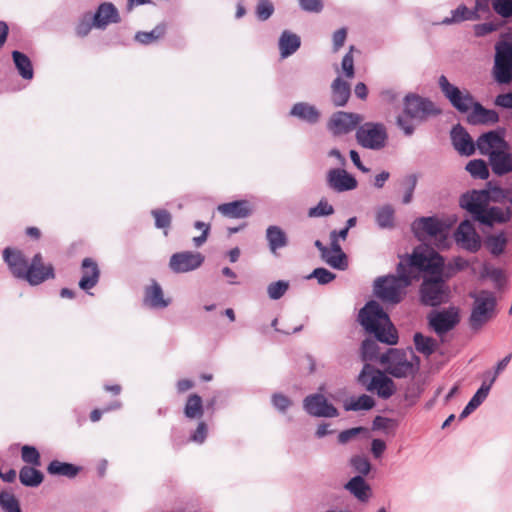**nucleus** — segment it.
<instances>
[{
    "mask_svg": "<svg viewBox=\"0 0 512 512\" xmlns=\"http://www.w3.org/2000/svg\"><path fill=\"white\" fill-rule=\"evenodd\" d=\"M358 322L369 334L381 343L395 345L398 342L397 330L389 315L376 300H370L359 310Z\"/></svg>",
    "mask_w": 512,
    "mask_h": 512,
    "instance_id": "nucleus-1",
    "label": "nucleus"
},
{
    "mask_svg": "<svg viewBox=\"0 0 512 512\" xmlns=\"http://www.w3.org/2000/svg\"><path fill=\"white\" fill-rule=\"evenodd\" d=\"M492 77L499 85L512 83V33H504L494 46Z\"/></svg>",
    "mask_w": 512,
    "mask_h": 512,
    "instance_id": "nucleus-2",
    "label": "nucleus"
},
{
    "mask_svg": "<svg viewBox=\"0 0 512 512\" xmlns=\"http://www.w3.org/2000/svg\"><path fill=\"white\" fill-rule=\"evenodd\" d=\"M409 265L426 278H445V259L434 249L415 248L409 255Z\"/></svg>",
    "mask_w": 512,
    "mask_h": 512,
    "instance_id": "nucleus-3",
    "label": "nucleus"
},
{
    "mask_svg": "<svg viewBox=\"0 0 512 512\" xmlns=\"http://www.w3.org/2000/svg\"><path fill=\"white\" fill-rule=\"evenodd\" d=\"M416 364L407 359L404 350L389 348L379 357V362L384 367L385 372L395 378H406L414 376L419 369V358L414 356Z\"/></svg>",
    "mask_w": 512,
    "mask_h": 512,
    "instance_id": "nucleus-4",
    "label": "nucleus"
},
{
    "mask_svg": "<svg viewBox=\"0 0 512 512\" xmlns=\"http://www.w3.org/2000/svg\"><path fill=\"white\" fill-rule=\"evenodd\" d=\"M469 297L474 300L469 325L473 330H478L493 316L497 304L496 297L488 290L470 292Z\"/></svg>",
    "mask_w": 512,
    "mask_h": 512,
    "instance_id": "nucleus-5",
    "label": "nucleus"
},
{
    "mask_svg": "<svg viewBox=\"0 0 512 512\" xmlns=\"http://www.w3.org/2000/svg\"><path fill=\"white\" fill-rule=\"evenodd\" d=\"M449 287L445 278L422 277L419 301L427 307H438L449 300Z\"/></svg>",
    "mask_w": 512,
    "mask_h": 512,
    "instance_id": "nucleus-6",
    "label": "nucleus"
},
{
    "mask_svg": "<svg viewBox=\"0 0 512 512\" xmlns=\"http://www.w3.org/2000/svg\"><path fill=\"white\" fill-rule=\"evenodd\" d=\"M373 294L384 304L397 305L404 299L406 288L393 274L377 277L373 284Z\"/></svg>",
    "mask_w": 512,
    "mask_h": 512,
    "instance_id": "nucleus-7",
    "label": "nucleus"
},
{
    "mask_svg": "<svg viewBox=\"0 0 512 512\" xmlns=\"http://www.w3.org/2000/svg\"><path fill=\"white\" fill-rule=\"evenodd\" d=\"M355 138L365 149L381 150L387 143L388 134L383 123L365 122L358 126Z\"/></svg>",
    "mask_w": 512,
    "mask_h": 512,
    "instance_id": "nucleus-8",
    "label": "nucleus"
},
{
    "mask_svg": "<svg viewBox=\"0 0 512 512\" xmlns=\"http://www.w3.org/2000/svg\"><path fill=\"white\" fill-rule=\"evenodd\" d=\"M438 86L451 106L460 113L470 111L476 102L473 95L467 89H460L450 83L445 75H441L438 78Z\"/></svg>",
    "mask_w": 512,
    "mask_h": 512,
    "instance_id": "nucleus-9",
    "label": "nucleus"
},
{
    "mask_svg": "<svg viewBox=\"0 0 512 512\" xmlns=\"http://www.w3.org/2000/svg\"><path fill=\"white\" fill-rule=\"evenodd\" d=\"M449 226L436 215L421 216L411 223V231L418 240L445 238Z\"/></svg>",
    "mask_w": 512,
    "mask_h": 512,
    "instance_id": "nucleus-10",
    "label": "nucleus"
},
{
    "mask_svg": "<svg viewBox=\"0 0 512 512\" xmlns=\"http://www.w3.org/2000/svg\"><path fill=\"white\" fill-rule=\"evenodd\" d=\"M403 105L405 116L418 121H425L429 116L441 113L433 101L415 93H408L403 99Z\"/></svg>",
    "mask_w": 512,
    "mask_h": 512,
    "instance_id": "nucleus-11",
    "label": "nucleus"
},
{
    "mask_svg": "<svg viewBox=\"0 0 512 512\" xmlns=\"http://www.w3.org/2000/svg\"><path fill=\"white\" fill-rule=\"evenodd\" d=\"M429 327L439 336L454 329L460 322L458 308L450 306L443 310H432L427 316Z\"/></svg>",
    "mask_w": 512,
    "mask_h": 512,
    "instance_id": "nucleus-12",
    "label": "nucleus"
},
{
    "mask_svg": "<svg viewBox=\"0 0 512 512\" xmlns=\"http://www.w3.org/2000/svg\"><path fill=\"white\" fill-rule=\"evenodd\" d=\"M491 202V193L487 189L467 191L459 198V206L470 213L475 221Z\"/></svg>",
    "mask_w": 512,
    "mask_h": 512,
    "instance_id": "nucleus-13",
    "label": "nucleus"
},
{
    "mask_svg": "<svg viewBox=\"0 0 512 512\" xmlns=\"http://www.w3.org/2000/svg\"><path fill=\"white\" fill-rule=\"evenodd\" d=\"M303 409L308 415L317 418H335L339 416L338 409L321 393L307 395L303 399Z\"/></svg>",
    "mask_w": 512,
    "mask_h": 512,
    "instance_id": "nucleus-14",
    "label": "nucleus"
},
{
    "mask_svg": "<svg viewBox=\"0 0 512 512\" xmlns=\"http://www.w3.org/2000/svg\"><path fill=\"white\" fill-rule=\"evenodd\" d=\"M362 120L363 117L360 114L337 111L330 117L327 128L334 136H341L354 129L357 130Z\"/></svg>",
    "mask_w": 512,
    "mask_h": 512,
    "instance_id": "nucleus-15",
    "label": "nucleus"
},
{
    "mask_svg": "<svg viewBox=\"0 0 512 512\" xmlns=\"http://www.w3.org/2000/svg\"><path fill=\"white\" fill-rule=\"evenodd\" d=\"M501 148H509V144L504 138V131L502 129L482 133L475 142V150L478 149L481 155L487 156L488 158L492 153Z\"/></svg>",
    "mask_w": 512,
    "mask_h": 512,
    "instance_id": "nucleus-16",
    "label": "nucleus"
},
{
    "mask_svg": "<svg viewBox=\"0 0 512 512\" xmlns=\"http://www.w3.org/2000/svg\"><path fill=\"white\" fill-rule=\"evenodd\" d=\"M454 236L456 243L470 253H476L481 248V238L470 220L462 221Z\"/></svg>",
    "mask_w": 512,
    "mask_h": 512,
    "instance_id": "nucleus-17",
    "label": "nucleus"
},
{
    "mask_svg": "<svg viewBox=\"0 0 512 512\" xmlns=\"http://www.w3.org/2000/svg\"><path fill=\"white\" fill-rule=\"evenodd\" d=\"M204 257L199 252L183 251L174 253L169 260V268L174 273H187L199 268Z\"/></svg>",
    "mask_w": 512,
    "mask_h": 512,
    "instance_id": "nucleus-18",
    "label": "nucleus"
},
{
    "mask_svg": "<svg viewBox=\"0 0 512 512\" xmlns=\"http://www.w3.org/2000/svg\"><path fill=\"white\" fill-rule=\"evenodd\" d=\"M54 277L53 266L51 264L44 265L42 255L37 253L33 256L23 280H26L32 286H36Z\"/></svg>",
    "mask_w": 512,
    "mask_h": 512,
    "instance_id": "nucleus-19",
    "label": "nucleus"
},
{
    "mask_svg": "<svg viewBox=\"0 0 512 512\" xmlns=\"http://www.w3.org/2000/svg\"><path fill=\"white\" fill-rule=\"evenodd\" d=\"M327 185L335 192L354 190L357 187L356 178L342 168H332L326 175Z\"/></svg>",
    "mask_w": 512,
    "mask_h": 512,
    "instance_id": "nucleus-20",
    "label": "nucleus"
},
{
    "mask_svg": "<svg viewBox=\"0 0 512 512\" xmlns=\"http://www.w3.org/2000/svg\"><path fill=\"white\" fill-rule=\"evenodd\" d=\"M450 137L454 149L460 155L468 157L475 153V143L461 124H456L452 127Z\"/></svg>",
    "mask_w": 512,
    "mask_h": 512,
    "instance_id": "nucleus-21",
    "label": "nucleus"
},
{
    "mask_svg": "<svg viewBox=\"0 0 512 512\" xmlns=\"http://www.w3.org/2000/svg\"><path fill=\"white\" fill-rule=\"evenodd\" d=\"M92 17L94 27L102 30L110 24H117L121 21L118 9L111 2L101 3Z\"/></svg>",
    "mask_w": 512,
    "mask_h": 512,
    "instance_id": "nucleus-22",
    "label": "nucleus"
},
{
    "mask_svg": "<svg viewBox=\"0 0 512 512\" xmlns=\"http://www.w3.org/2000/svg\"><path fill=\"white\" fill-rule=\"evenodd\" d=\"M3 259L8 265L12 275L18 279H24L29 263L23 253L9 247L3 250Z\"/></svg>",
    "mask_w": 512,
    "mask_h": 512,
    "instance_id": "nucleus-23",
    "label": "nucleus"
},
{
    "mask_svg": "<svg viewBox=\"0 0 512 512\" xmlns=\"http://www.w3.org/2000/svg\"><path fill=\"white\" fill-rule=\"evenodd\" d=\"M82 277L79 280V288L89 294V290L94 288L100 278V269L98 264L92 258H84L81 264ZM92 295V293H90Z\"/></svg>",
    "mask_w": 512,
    "mask_h": 512,
    "instance_id": "nucleus-24",
    "label": "nucleus"
},
{
    "mask_svg": "<svg viewBox=\"0 0 512 512\" xmlns=\"http://www.w3.org/2000/svg\"><path fill=\"white\" fill-rule=\"evenodd\" d=\"M368 391L375 392L382 399H388L395 393L396 386L384 372L376 370L370 379Z\"/></svg>",
    "mask_w": 512,
    "mask_h": 512,
    "instance_id": "nucleus-25",
    "label": "nucleus"
},
{
    "mask_svg": "<svg viewBox=\"0 0 512 512\" xmlns=\"http://www.w3.org/2000/svg\"><path fill=\"white\" fill-rule=\"evenodd\" d=\"M512 218V208L508 206L502 209L498 206L485 207L483 213L478 218L477 222L486 226H493L494 224H505Z\"/></svg>",
    "mask_w": 512,
    "mask_h": 512,
    "instance_id": "nucleus-26",
    "label": "nucleus"
},
{
    "mask_svg": "<svg viewBox=\"0 0 512 512\" xmlns=\"http://www.w3.org/2000/svg\"><path fill=\"white\" fill-rule=\"evenodd\" d=\"M329 238V258L326 259V264L334 269L344 271L348 268V258L339 243L340 239L335 235V230L330 232Z\"/></svg>",
    "mask_w": 512,
    "mask_h": 512,
    "instance_id": "nucleus-27",
    "label": "nucleus"
},
{
    "mask_svg": "<svg viewBox=\"0 0 512 512\" xmlns=\"http://www.w3.org/2000/svg\"><path fill=\"white\" fill-rule=\"evenodd\" d=\"M289 115L309 125H316L321 119L320 110L308 102L295 103L291 107Z\"/></svg>",
    "mask_w": 512,
    "mask_h": 512,
    "instance_id": "nucleus-28",
    "label": "nucleus"
},
{
    "mask_svg": "<svg viewBox=\"0 0 512 512\" xmlns=\"http://www.w3.org/2000/svg\"><path fill=\"white\" fill-rule=\"evenodd\" d=\"M143 303L151 309H164L171 303V299L165 298L161 285L152 280L151 285L144 291Z\"/></svg>",
    "mask_w": 512,
    "mask_h": 512,
    "instance_id": "nucleus-29",
    "label": "nucleus"
},
{
    "mask_svg": "<svg viewBox=\"0 0 512 512\" xmlns=\"http://www.w3.org/2000/svg\"><path fill=\"white\" fill-rule=\"evenodd\" d=\"M493 173L504 176L512 172V154L509 148H501L488 158Z\"/></svg>",
    "mask_w": 512,
    "mask_h": 512,
    "instance_id": "nucleus-30",
    "label": "nucleus"
},
{
    "mask_svg": "<svg viewBox=\"0 0 512 512\" xmlns=\"http://www.w3.org/2000/svg\"><path fill=\"white\" fill-rule=\"evenodd\" d=\"M467 121L471 125L496 124L499 121V115L495 110L485 108L476 101L467 116Z\"/></svg>",
    "mask_w": 512,
    "mask_h": 512,
    "instance_id": "nucleus-31",
    "label": "nucleus"
},
{
    "mask_svg": "<svg viewBox=\"0 0 512 512\" xmlns=\"http://www.w3.org/2000/svg\"><path fill=\"white\" fill-rule=\"evenodd\" d=\"M351 95V88L348 82L337 77L331 84V101L335 107H344Z\"/></svg>",
    "mask_w": 512,
    "mask_h": 512,
    "instance_id": "nucleus-32",
    "label": "nucleus"
},
{
    "mask_svg": "<svg viewBox=\"0 0 512 512\" xmlns=\"http://www.w3.org/2000/svg\"><path fill=\"white\" fill-rule=\"evenodd\" d=\"M344 488L361 502L367 501L371 496V487L362 475L352 477Z\"/></svg>",
    "mask_w": 512,
    "mask_h": 512,
    "instance_id": "nucleus-33",
    "label": "nucleus"
},
{
    "mask_svg": "<svg viewBox=\"0 0 512 512\" xmlns=\"http://www.w3.org/2000/svg\"><path fill=\"white\" fill-rule=\"evenodd\" d=\"M280 55L282 58H287L294 54L301 46V38L289 30H284L278 42Z\"/></svg>",
    "mask_w": 512,
    "mask_h": 512,
    "instance_id": "nucleus-34",
    "label": "nucleus"
},
{
    "mask_svg": "<svg viewBox=\"0 0 512 512\" xmlns=\"http://www.w3.org/2000/svg\"><path fill=\"white\" fill-rule=\"evenodd\" d=\"M266 240L269 250L272 254H276L279 249L288 245V237L285 231L276 225H271L266 229Z\"/></svg>",
    "mask_w": 512,
    "mask_h": 512,
    "instance_id": "nucleus-35",
    "label": "nucleus"
},
{
    "mask_svg": "<svg viewBox=\"0 0 512 512\" xmlns=\"http://www.w3.org/2000/svg\"><path fill=\"white\" fill-rule=\"evenodd\" d=\"M480 19L481 16L475 14V11H472V9L468 8L465 4H460L456 9L451 11V16L445 17L439 24L448 26L464 21H478Z\"/></svg>",
    "mask_w": 512,
    "mask_h": 512,
    "instance_id": "nucleus-36",
    "label": "nucleus"
},
{
    "mask_svg": "<svg viewBox=\"0 0 512 512\" xmlns=\"http://www.w3.org/2000/svg\"><path fill=\"white\" fill-rule=\"evenodd\" d=\"M81 467L68 462L52 460L47 466V472L52 476H64L69 479L75 478Z\"/></svg>",
    "mask_w": 512,
    "mask_h": 512,
    "instance_id": "nucleus-37",
    "label": "nucleus"
},
{
    "mask_svg": "<svg viewBox=\"0 0 512 512\" xmlns=\"http://www.w3.org/2000/svg\"><path fill=\"white\" fill-rule=\"evenodd\" d=\"M218 210L229 218H245L250 214L248 203L243 200L221 204L218 206Z\"/></svg>",
    "mask_w": 512,
    "mask_h": 512,
    "instance_id": "nucleus-38",
    "label": "nucleus"
},
{
    "mask_svg": "<svg viewBox=\"0 0 512 512\" xmlns=\"http://www.w3.org/2000/svg\"><path fill=\"white\" fill-rule=\"evenodd\" d=\"M12 59L19 75L24 80H31L34 76V70L30 58L25 53L14 50Z\"/></svg>",
    "mask_w": 512,
    "mask_h": 512,
    "instance_id": "nucleus-39",
    "label": "nucleus"
},
{
    "mask_svg": "<svg viewBox=\"0 0 512 512\" xmlns=\"http://www.w3.org/2000/svg\"><path fill=\"white\" fill-rule=\"evenodd\" d=\"M19 480L26 487H38L44 480V474L34 466H23L19 471Z\"/></svg>",
    "mask_w": 512,
    "mask_h": 512,
    "instance_id": "nucleus-40",
    "label": "nucleus"
},
{
    "mask_svg": "<svg viewBox=\"0 0 512 512\" xmlns=\"http://www.w3.org/2000/svg\"><path fill=\"white\" fill-rule=\"evenodd\" d=\"M413 341L415 349L425 356L432 355L437 349V341L434 338L425 336L420 332H416L414 334Z\"/></svg>",
    "mask_w": 512,
    "mask_h": 512,
    "instance_id": "nucleus-41",
    "label": "nucleus"
},
{
    "mask_svg": "<svg viewBox=\"0 0 512 512\" xmlns=\"http://www.w3.org/2000/svg\"><path fill=\"white\" fill-rule=\"evenodd\" d=\"M203 414L202 398L198 394L189 395L184 407V415L189 419H199Z\"/></svg>",
    "mask_w": 512,
    "mask_h": 512,
    "instance_id": "nucleus-42",
    "label": "nucleus"
},
{
    "mask_svg": "<svg viewBox=\"0 0 512 512\" xmlns=\"http://www.w3.org/2000/svg\"><path fill=\"white\" fill-rule=\"evenodd\" d=\"M166 33V25L164 23L158 24L154 29L149 32L138 31L134 39L138 43L142 45H150L160 38H162Z\"/></svg>",
    "mask_w": 512,
    "mask_h": 512,
    "instance_id": "nucleus-43",
    "label": "nucleus"
},
{
    "mask_svg": "<svg viewBox=\"0 0 512 512\" xmlns=\"http://www.w3.org/2000/svg\"><path fill=\"white\" fill-rule=\"evenodd\" d=\"M375 404L373 397L362 394L357 398H351L349 401H346L343 407L345 411H368L371 410Z\"/></svg>",
    "mask_w": 512,
    "mask_h": 512,
    "instance_id": "nucleus-44",
    "label": "nucleus"
},
{
    "mask_svg": "<svg viewBox=\"0 0 512 512\" xmlns=\"http://www.w3.org/2000/svg\"><path fill=\"white\" fill-rule=\"evenodd\" d=\"M376 223L381 229H391L394 227V209L386 204L376 211Z\"/></svg>",
    "mask_w": 512,
    "mask_h": 512,
    "instance_id": "nucleus-45",
    "label": "nucleus"
},
{
    "mask_svg": "<svg viewBox=\"0 0 512 512\" xmlns=\"http://www.w3.org/2000/svg\"><path fill=\"white\" fill-rule=\"evenodd\" d=\"M486 247L493 256H499L502 254L507 245V238L504 232H500L496 235H491L486 238Z\"/></svg>",
    "mask_w": 512,
    "mask_h": 512,
    "instance_id": "nucleus-46",
    "label": "nucleus"
},
{
    "mask_svg": "<svg viewBox=\"0 0 512 512\" xmlns=\"http://www.w3.org/2000/svg\"><path fill=\"white\" fill-rule=\"evenodd\" d=\"M465 169L475 179L486 180L490 175L487 163L483 159L470 160Z\"/></svg>",
    "mask_w": 512,
    "mask_h": 512,
    "instance_id": "nucleus-47",
    "label": "nucleus"
},
{
    "mask_svg": "<svg viewBox=\"0 0 512 512\" xmlns=\"http://www.w3.org/2000/svg\"><path fill=\"white\" fill-rule=\"evenodd\" d=\"M377 342H380L379 340L367 338L365 339L360 348L361 358L363 361H374L379 360L378 353H379V345Z\"/></svg>",
    "mask_w": 512,
    "mask_h": 512,
    "instance_id": "nucleus-48",
    "label": "nucleus"
},
{
    "mask_svg": "<svg viewBox=\"0 0 512 512\" xmlns=\"http://www.w3.org/2000/svg\"><path fill=\"white\" fill-rule=\"evenodd\" d=\"M418 183V176L416 174L406 175L401 180V186L403 188L402 203L408 205L413 200L414 191Z\"/></svg>",
    "mask_w": 512,
    "mask_h": 512,
    "instance_id": "nucleus-49",
    "label": "nucleus"
},
{
    "mask_svg": "<svg viewBox=\"0 0 512 512\" xmlns=\"http://www.w3.org/2000/svg\"><path fill=\"white\" fill-rule=\"evenodd\" d=\"M470 266V262L461 256H456L448 263H445L444 275L445 279L449 280L457 272L463 271Z\"/></svg>",
    "mask_w": 512,
    "mask_h": 512,
    "instance_id": "nucleus-50",
    "label": "nucleus"
},
{
    "mask_svg": "<svg viewBox=\"0 0 512 512\" xmlns=\"http://www.w3.org/2000/svg\"><path fill=\"white\" fill-rule=\"evenodd\" d=\"M0 507L4 512H22L15 495L4 490L0 492Z\"/></svg>",
    "mask_w": 512,
    "mask_h": 512,
    "instance_id": "nucleus-51",
    "label": "nucleus"
},
{
    "mask_svg": "<svg viewBox=\"0 0 512 512\" xmlns=\"http://www.w3.org/2000/svg\"><path fill=\"white\" fill-rule=\"evenodd\" d=\"M22 461L28 464L27 466L39 467L41 465V456L35 446L24 445L21 448Z\"/></svg>",
    "mask_w": 512,
    "mask_h": 512,
    "instance_id": "nucleus-52",
    "label": "nucleus"
},
{
    "mask_svg": "<svg viewBox=\"0 0 512 512\" xmlns=\"http://www.w3.org/2000/svg\"><path fill=\"white\" fill-rule=\"evenodd\" d=\"M151 214L155 219V227L163 229L164 235H167V229L170 227L172 221L171 214L165 209H153Z\"/></svg>",
    "mask_w": 512,
    "mask_h": 512,
    "instance_id": "nucleus-53",
    "label": "nucleus"
},
{
    "mask_svg": "<svg viewBox=\"0 0 512 512\" xmlns=\"http://www.w3.org/2000/svg\"><path fill=\"white\" fill-rule=\"evenodd\" d=\"M350 466L358 473V475H362V477L367 476L372 468L370 461L362 455H355L351 457Z\"/></svg>",
    "mask_w": 512,
    "mask_h": 512,
    "instance_id": "nucleus-54",
    "label": "nucleus"
},
{
    "mask_svg": "<svg viewBox=\"0 0 512 512\" xmlns=\"http://www.w3.org/2000/svg\"><path fill=\"white\" fill-rule=\"evenodd\" d=\"M411 268L412 267L409 265V260L407 263L400 261L396 267L397 274L394 275V277L400 284H403L405 288H407L412 283Z\"/></svg>",
    "mask_w": 512,
    "mask_h": 512,
    "instance_id": "nucleus-55",
    "label": "nucleus"
},
{
    "mask_svg": "<svg viewBox=\"0 0 512 512\" xmlns=\"http://www.w3.org/2000/svg\"><path fill=\"white\" fill-rule=\"evenodd\" d=\"M494 382L495 377H491L489 381L485 379L481 384L480 388L476 391V393L472 396V398L469 401L478 408L487 398Z\"/></svg>",
    "mask_w": 512,
    "mask_h": 512,
    "instance_id": "nucleus-56",
    "label": "nucleus"
},
{
    "mask_svg": "<svg viewBox=\"0 0 512 512\" xmlns=\"http://www.w3.org/2000/svg\"><path fill=\"white\" fill-rule=\"evenodd\" d=\"M289 289V282L285 280H278L276 282H272L267 286V293L270 299L278 300Z\"/></svg>",
    "mask_w": 512,
    "mask_h": 512,
    "instance_id": "nucleus-57",
    "label": "nucleus"
},
{
    "mask_svg": "<svg viewBox=\"0 0 512 512\" xmlns=\"http://www.w3.org/2000/svg\"><path fill=\"white\" fill-rule=\"evenodd\" d=\"M334 211V207L326 199H321L316 206L309 208L308 216L312 218L325 217L332 215Z\"/></svg>",
    "mask_w": 512,
    "mask_h": 512,
    "instance_id": "nucleus-58",
    "label": "nucleus"
},
{
    "mask_svg": "<svg viewBox=\"0 0 512 512\" xmlns=\"http://www.w3.org/2000/svg\"><path fill=\"white\" fill-rule=\"evenodd\" d=\"M397 426V420L383 416H376L372 422L373 430H383L386 433H389L390 431L394 432Z\"/></svg>",
    "mask_w": 512,
    "mask_h": 512,
    "instance_id": "nucleus-59",
    "label": "nucleus"
},
{
    "mask_svg": "<svg viewBox=\"0 0 512 512\" xmlns=\"http://www.w3.org/2000/svg\"><path fill=\"white\" fill-rule=\"evenodd\" d=\"M489 191L491 193V201L498 203L508 202L510 207L512 206V188L496 186Z\"/></svg>",
    "mask_w": 512,
    "mask_h": 512,
    "instance_id": "nucleus-60",
    "label": "nucleus"
},
{
    "mask_svg": "<svg viewBox=\"0 0 512 512\" xmlns=\"http://www.w3.org/2000/svg\"><path fill=\"white\" fill-rule=\"evenodd\" d=\"M307 278L308 279L314 278L317 280L318 284L326 285V284L332 282L336 278V274L329 271L326 268L318 267V268H315Z\"/></svg>",
    "mask_w": 512,
    "mask_h": 512,
    "instance_id": "nucleus-61",
    "label": "nucleus"
},
{
    "mask_svg": "<svg viewBox=\"0 0 512 512\" xmlns=\"http://www.w3.org/2000/svg\"><path fill=\"white\" fill-rule=\"evenodd\" d=\"M492 7L500 17H512V0H492Z\"/></svg>",
    "mask_w": 512,
    "mask_h": 512,
    "instance_id": "nucleus-62",
    "label": "nucleus"
},
{
    "mask_svg": "<svg viewBox=\"0 0 512 512\" xmlns=\"http://www.w3.org/2000/svg\"><path fill=\"white\" fill-rule=\"evenodd\" d=\"M274 13V6L269 0H259L256 6V16L260 21L268 20Z\"/></svg>",
    "mask_w": 512,
    "mask_h": 512,
    "instance_id": "nucleus-63",
    "label": "nucleus"
},
{
    "mask_svg": "<svg viewBox=\"0 0 512 512\" xmlns=\"http://www.w3.org/2000/svg\"><path fill=\"white\" fill-rule=\"evenodd\" d=\"M93 27H94L93 17L89 13H86L79 20V22L76 26V34L79 37H85L90 33V31Z\"/></svg>",
    "mask_w": 512,
    "mask_h": 512,
    "instance_id": "nucleus-64",
    "label": "nucleus"
}]
</instances>
